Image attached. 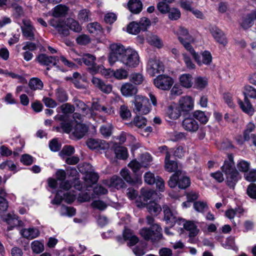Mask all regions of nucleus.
<instances>
[{"instance_id": "obj_1", "label": "nucleus", "mask_w": 256, "mask_h": 256, "mask_svg": "<svg viewBox=\"0 0 256 256\" xmlns=\"http://www.w3.org/2000/svg\"><path fill=\"white\" fill-rule=\"evenodd\" d=\"M110 49L108 60L111 64L116 62L123 64H138L140 62L139 56L132 48H126L120 44H112L110 45Z\"/></svg>"}, {"instance_id": "obj_2", "label": "nucleus", "mask_w": 256, "mask_h": 256, "mask_svg": "<svg viewBox=\"0 0 256 256\" xmlns=\"http://www.w3.org/2000/svg\"><path fill=\"white\" fill-rule=\"evenodd\" d=\"M128 166L132 168L133 172L132 173L126 168H122L120 172L121 176L130 186L141 184L142 182V176L141 174L138 173L142 166L136 160H133Z\"/></svg>"}, {"instance_id": "obj_3", "label": "nucleus", "mask_w": 256, "mask_h": 256, "mask_svg": "<svg viewBox=\"0 0 256 256\" xmlns=\"http://www.w3.org/2000/svg\"><path fill=\"white\" fill-rule=\"evenodd\" d=\"M178 39L180 43L184 46V48L190 52L192 55L193 58L197 63H200V57L199 54L196 53L190 42H194V39L189 34L187 29L184 27H180L176 32Z\"/></svg>"}, {"instance_id": "obj_4", "label": "nucleus", "mask_w": 256, "mask_h": 256, "mask_svg": "<svg viewBox=\"0 0 256 256\" xmlns=\"http://www.w3.org/2000/svg\"><path fill=\"white\" fill-rule=\"evenodd\" d=\"M168 186L170 188H178L180 190H186L191 184L190 178L182 174V171L178 170L176 172L170 177L168 182Z\"/></svg>"}, {"instance_id": "obj_5", "label": "nucleus", "mask_w": 256, "mask_h": 256, "mask_svg": "<svg viewBox=\"0 0 256 256\" xmlns=\"http://www.w3.org/2000/svg\"><path fill=\"white\" fill-rule=\"evenodd\" d=\"M243 93L244 96V102H242L240 99H238V104L244 112L248 114H252L254 112V109L248 100V98H256V90L250 86H246Z\"/></svg>"}, {"instance_id": "obj_6", "label": "nucleus", "mask_w": 256, "mask_h": 256, "mask_svg": "<svg viewBox=\"0 0 256 256\" xmlns=\"http://www.w3.org/2000/svg\"><path fill=\"white\" fill-rule=\"evenodd\" d=\"M222 172L226 176V184L230 188L234 189L238 181L241 178V176L235 168L228 164L221 167Z\"/></svg>"}, {"instance_id": "obj_7", "label": "nucleus", "mask_w": 256, "mask_h": 256, "mask_svg": "<svg viewBox=\"0 0 256 256\" xmlns=\"http://www.w3.org/2000/svg\"><path fill=\"white\" fill-rule=\"evenodd\" d=\"M162 229L158 224H152L149 228H144L141 229L140 234L146 240H151L154 242L159 241L162 237Z\"/></svg>"}, {"instance_id": "obj_8", "label": "nucleus", "mask_w": 256, "mask_h": 256, "mask_svg": "<svg viewBox=\"0 0 256 256\" xmlns=\"http://www.w3.org/2000/svg\"><path fill=\"white\" fill-rule=\"evenodd\" d=\"M163 210L164 220L170 228L173 227L176 223L181 225L185 221V219L178 217L177 212H172L167 205L163 206Z\"/></svg>"}, {"instance_id": "obj_9", "label": "nucleus", "mask_w": 256, "mask_h": 256, "mask_svg": "<svg viewBox=\"0 0 256 256\" xmlns=\"http://www.w3.org/2000/svg\"><path fill=\"white\" fill-rule=\"evenodd\" d=\"M88 147L92 150H104L106 157H109L110 144L102 140L90 138L86 142Z\"/></svg>"}, {"instance_id": "obj_10", "label": "nucleus", "mask_w": 256, "mask_h": 256, "mask_svg": "<svg viewBox=\"0 0 256 256\" xmlns=\"http://www.w3.org/2000/svg\"><path fill=\"white\" fill-rule=\"evenodd\" d=\"M134 103V111L136 113L138 112L139 114H146L150 112V108L148 100L145 96H136Z\"/></svg>"}, {"instance_id": "obj_11", "label": "nucleus", "mask_w": 256, "mask_h": 256, "mask_svg": "<svg viewBox=\"0 0 256 256\" xmlns=\"http://www.w3.org/2000/svg\"><path fill=\"white\" fill-rule=\"evenodd\" d=\"M154 84L158 88L163 90H168L170 89L174 84L173 79L165 74H159L154 79Z\"/></svg>"}, {"instance_id": "obj_12", "label": "nucleus", "mask_w": 256, "mask_h": 256, "mask_svg": "<svg viewBox=\"0 0 256 256\" xmlns=\"http://www.w3.org/2000/svg\"><path fill=\"white\" fill-rule=\"evenodd\" d=\"M194 100L190 96H186L181 98L177 106L182 114L184 116H186L187 115L190 114V112L194 108Z\"/></svg>"}, {"instance_id": "obj_13", "label": "nucleus", "mask_w": 256, "mask_h": 256, "mask_svg": "<svg viewBox=\"0 0 256 256\" xmlns=\"http://www.w3.org/2000/svg\"><path fill=\"white\" fill-rule=\"evenodd\" d=\"M144 180L146 183L149 185L156 184V188L160 192H163L164 190V182L160 176H155L154 174L148 172L144 175Z\"/></svg>"}, {"instance_id": "obj_14", "label": "nucleus", "mask_w": 256, "mask_h": 256, "mask_svg": "<svg viewBox=\"0 0 256 256\" xmlns=\"http://www.w3.org/2000/svg\"><path fill=\"white\" fill-rule=\"evenodd\" d=\"M37 60L38 62L41 64H56L60 61L65 64H72L70 63L64 56H60L59 58L58 56H48L45 54H41L38 56Z\"/></svg>"}, {"instance_id": "obj_15", "label": "nucleus", "mask_w": 256, "mask_h": 256, "mask_svg": "<svg viewBox=\"0 0 256 256\" xmlns=\"http://www.w3.org/2000/svg\"><path fill=\"white\" fill-rule=\"evenodd\" d=\"M2 220L9 225L8 226V231L12 230L15 227H21L24 226V222L18 219V217L14 214L8 213L2 218Z\"/></svg>"}, {"instance_id": "obj_16", "label": "nucleus", "mask_w": 256, "mask_h": 256, "mask_svg": "<svg viewBox=\"0 0 256 256\" xmlns=\"http://www.w3.org/2000/svg\"><path fill=\"white\" fill-rule=\"evenodd\" d=\"M182 120V128L187 132H195L199 128V124L191 114L187 115Z\"/></svg>"}, {"instance_id": "obj_17", "label": "nucleus", "mask_w": 256, "mask_h": 256, "mask_svg": "<svg viewBox=\"0 0 256 256\" xmlns=\"http://www.w3.org/2000/svg\"><path fill=\"white\" fill-rule=\"evenodd\" d=\"M120 92L123 96L130 97L136 94L138 88L136 86L130 82H126L122 84Z\"/></svg>"}, {"instance_id": "obj_18", "label": "nucleus", "mask_w": 256, "mask_h": 256, "mask_svg": "<svg viewBox=\"0 0 256 256\" xmlns=\"http://www.w3.org/2000/svg\"><path fill=\"white\" fill-rule=\"evenodd\" d=\"M184 228L187 231L189 232L188 236L191 238H194L198 235L199 232V230L198 226L194 224V221L186 220L183 222Z\"/></svg>"}, {"instance_id": "obj_19", "label": "nucleus", "mask_w": 256, "mask_h": 256, "mask_svg": "<svg viewBox=\"0 0 256 256\" xmlns=\"http://www.w3.org/2000/svg\"><path fill=\"white\" fill-rule=\"evenodd\" d=\"M88 130V128L85 124L77 123L74 128L72 134L75 138L80 140L86 135Z\"/></svg>"}, {"instance_id": "obj_20", "label": "nucleus", "mask_w": 256, "mask_h": 256, "mask_svg": "<svg viewBox=\"0 0 256 256\" xmlns=\"http://www.w3.org/2000/svg\"><path fill=\"white\" fill-rule=\"evenodd\" d=\"M110 151H114L116 157L120 160H126L128 156V150L126 148L118 146L114 144V146L110 148ZM110 152L108 153V154Z\"/></svg>"}, {"instance_id": "obj_21", "label": "nucleus", "mask_w": 256, "mask_h": 256, "mask_svg": "<svg viewBox=\"0 0 256 256\" xmlns=\"http://www.w3.org/2000/svg\"><path fill=\"white\" fill-rule=\"evenodd\" d=\"M211 33L218 42L224 46L227 44L226 38L222 30L216 27L212 28L211 30Z\"/></svg>"}, {"instance_id": "obj_22", "label": "nucleus", "mask_w": 256, "mask_h": 256, "mask_svg": "<svg viewBox=\"0 0 256 256\" xmlns=\"http://www.w3.org/2000/svg\"><path fill=\"white\" fill-rule=\"evenodd\" d=\"M181 115H182V114L177 106L176 104H174L168 106L166 110V117H168V118L171 120H176Z\"/></svg>"}, {"instance_id": "obj_23", "label": "nucleus", "mask_w": 256, "mask_h": 256, "mask_svg": "<svg viewBox=\"0 0 256 256\" xmlns=\"http://www.w3.org/2000/svg\"><path fill=\"white\" fill-rule=\"evenodd\" d=\"M190 114L196 120H198L202 124H206L209 120V113L206 114L201 110H194Z\"/></svg>"}, {"instance_id": "obj_24", "label": "nucleus", "mask_w": 256, "mask_h": 256, "mask_svg": "<svg viewBox=\"0 0 256 256\" xmlns=\"http://www.w3.org/2000/svg\"><path fill=\"white\" fill-rule=\"evenodd\" d=\"M254 20H256V9L246 16L241 24V26L244 29H247L254 24Z\"/></svg>"}, {"instance_id": "obj_25", "label": "nucleus", "mask_w": 256, "mask_h": 256, "mask_svg": "<svg viewBox=\"0 0 256 256\" xmlns=\"http://www.w3.org/2000/svg\"><path fill=\"white\" fill-rule=\"evenodd\" d=\"M144 205L148 212L154 216H157L162 211L160 206L154 201L150 200Z\"/></svg>"}, {"instance_id": "obj_26", "label": "nucleus", "mask_w": 256, "mask_h": 256, "mask_svg": "<svg viewBox=\"0 0 256 256\" xmlns=\"http://www.w3.org/2000/svg\"><path fill=\"white\" fill-rule=\"evenodd\" d=\"M170 154L168 152H167L164 160L165 170L168 172H175L178 170V163L174 160H170Z\"/></svg>"}, {"instance_id": "obj_27", "label": "nucleus", "mask_w": 256, "mask_h": 256, "mask_svg": "<svg viewBox=\"0 0 256 256\" xmlns=\"http://www.w3.org/2000/svg\"><path fill=\"white\" fill-rule=\"evenodd\" d=\"M99 179V176L98 173L94 171L86 172L84 180L88 184V187L92 186L96 184Z\"/></svg>"}, {"instance_id": "obj_28", "label": "nucleus", "mask_w": 256, "mask_h": 256, "mask_svg": "<svg viewBox=\"0 0 256 256\" xmlns=\"http://www.w3.org/2000/svg\"><path fill=\"white\" fill-rule=\"evenodd\" d=\"M128 6L129 10L134 14L140 13L142 8V4L140 0H130Z\"/></svg>"}, {"instance_id": "obj_29", "label": "nucleus", "mask_w": 256, "mask_h": 256, "mask_svg": "<svg viewBox=\"0 0 256 256\" xmlns=\"http://www.w3.org/2000/svg\"><path fill=\"white\" fill-rule=\"evenodd\" d=\"M164 70V65H148L146 72L150 76H154L156 74L163 72Z\"/></svg>"}, {"instance_id": "obj_30", "label": "nucleus", "mask_w": 256, "mask_h": 256, "mask_svg": "<svg viewBox=\"0 0 256 256\" xmlns=\"http://www.w3.org/2000/svg\"><path fill=\"white\" fill-rule=\"evenodd\" d=\"M68 11V8L62 5H58L54 7L52 12V16L54 18L64 16Z\"/></svg>"}, {"instance_id": "obj_31", "label": "nucleus", "mask_w": 256, "mask_h": 256, "mask_svg": "<svg viewBox=\"0 0 256 256\" xmlns=\"http://www.w3.org/2000/svg\"><path fill=\"white\" fill-rule=\"evenodd\" d=\"M24 25L22 26V34L26 38L32 36V26L30 20L24 19L22 20Z\"/></svg>"}, {"instance_id": "obj_32", "label": "nucleus", "mask_w": 256, "mask_h": 256, "mask_svg": "<svg viewBox=\"0 0 256 256\" xmlns=\"http://www.w3.org/2000/svg\"><path fill=\"white\" fill-rule=\"evenodd\" d=\"M125 180L122 178L118 176H114L110 180L111 184L117 189L126 188V185L125 184Z\"/></svg>"}, {"instance_id": "obj_33", "label": "nucleus", "mask_w": 256, "mask_h": 256, "mask_svg": "<svg viewBox=\"0 0 256 256\" xmlns=\"http://www.w3.org/2000/svg\"><path fill=\"white\" fill-rule=\"evenodd\" d=\"M192 76L190 74H183L180 77V85L186 88L192 86Z\"/></svg>"}, {"instance_id": "obj_34", "label": "nucleus", "mask_w": 256, "mask_h": 256, "mask_svg": "<svg viewBox=\"0 0 256 256\" xmlns=\"http://www.w3.org/2000/svg\"><path fill=\"white\" fill-rule=\"evenodd\" d=\"M73 102L83 114H87L89 113V107L82 100L74 98L73 99Z\"/></svg>"}, {"instance_id": "obj_35", "label": "nucleus", "mask_w": 256, "mask_h": 256, "mask_svg": "<svg viewBox=\"0 0 256 256\" xmlns=\"http://www.w3.org/2000/svg\"><path fill=\"white\" fill-rule=\"evenodd\" d=\"M96 58L94 56L90 54H84L82 58L79 59L78 62L79 64L84 63V64H95Z\"/></svg>"}, {"instance_id": "obj_36", "label": "nucleus", "mask_w": 256, "mask_h": 256, "mask_svg": "<svg viewBox=\"0 0 256 256\" xmlns=\"http://www.w3.org/2000/svg\"><path fill=\"white\" fill-rule=\"evenodd\" d=\"M66 25L72 30L79 32L82 30V28L76 21L72 18L68 19L66 22Z\"/></svg>"}, {"instance_id": "obj_37", "label": "nucleus", "mask_w": 256, "mask_h": 256, "mask_svg": "<svg viewBox=\"0 0 256 256\" xmlns=\"http://www.w3.org/2000/svg\"><path fill=\"white\" fill-rule=\"evenodd\" d=\"M207 85V80L204 78L199 76L195 79L194 88L198 90H202L204 89Z\"/></svg>"}, {"instance_id": "obj_38", "label": "nucleus", "mask_w": 256, "mask_h": 256, "mask_svg": "<svg viewBox=\"0 0 256 256\" xmlns=\"http://www.w3.org/2000/svg\"><path fill=\"white\" fill-rule=\"evenodd\" d=\"M113 126L111 124H103L100 126V132L105 138L109 137L112 134Z\"/></svg>"}, {"instance_id": "obj_39", "label": "nucleus", "mask_w": 256, "mask_h": 256, "mask_svg": "<svg viewBox=\"0 0 256 256\" xmlns=\"http://www.w3.org/2000/svg\"><path fill=\"white\" fill-rule=\"evenodd\" d=\"M56 100L60 102H66L68 100V96L66 92L62 88L56 89Z\"/></svg>"}, {"instance_id": "obj_40", "label": "nucleus", "mask_w": 256, "mask_h": 256, "mask_svg": "<svg viewBox=\"0 0 256 256\" xmlns=\"http://www.w3.org/2000/svg\"><path fill=\"white\" fill-rule=\"evenodd\" d=\"M147 120L143 116H136L133 121L130 124H133L136 126L138 128H142L146 124Z\"/></svg>"}, {"instance_id": "obj_41", "label": "nucleus", "mask_w": 256, "mask_h": 256, "mask_svg": "<svg viewBox=\"0 0 256 256\" xmlns=\"http://www.w3.org/2000/svg\"><path fill=\"white\" fill-rule=\"evenodd\" d=\"M149 43L158 48H160L163 46L161 39L156 35L152 34L148 38Z\"/></svg>"}, {"instance_id": "obj_42", "label": "nucleus", "mask_w": 256, "mask_h": 256, "mask_svg": "<svg viewBox=\"0 0 256 256\" xmlns=\"http://www.w3.org/2000/svg\"><path fill=\"white\" fill-rule=\"evenodd\" d=\"M140 31L138 23L134 22H130L127 26V32L132 34H137Z\"/></svg>"}, {"instance_id": "obj_43", "label": "nucleus", "mask_w": 256, "mask_h": 256, "mask_svg": "<svg viewBox=\"0 0 256 256\" xmlns=\"http://www.w3.org/2000/svg\"><path fill=\"white\" fill-rule=\"evenodd\" d=\"M128 68L126 69L120 68L114 71V77L118 80H122L127 78L128 76Z\"/></svg>"}, {"instance_id": "obj_44", "label": "nucleus", "mask_w": 256, "mask_h": 256, "mask_svg": "<svg viewBox=\"0 0 256 256\" xmlns=\"http://www.w3.org/2000/svg\"><path fill=\"white\" fill-rule=\"evenodd\" d=\"M130 79L135 84L139 85L142 84L144 77L140 73L134 72L130 76Z\"/></svg>"}, {"instance_id": "obj_45", "label": "nucleus", "mask_w": 256, "mask_h": 256, "mask_svg": "<svg viewBox=\"0 0 256 256\" xmlns=\"http://www.w3.org/2000/svg\"><path fill=\"white\" fill-rule=\"evenodd\" d=\"M194 208L196 212L203 213L205 208H208V206L206 202L196 201L194 203Z\"/></svg>"}, {"instance_id": "obj_46", "label": "nucleus", "mask_w": 256, "mask_h": 256, "mask_svg": "<svg viewBox=\"0 0 256 256\" xmlns=\"http://www.w3.org/2000/svg\"><path fill=\"white\" fill-rule=\"evenodd\" d=\"M44 242L38 240L33 241V252L40 254L44 250Z\"/></svg>"}, {"instance_id": "obj_47", "label": "nucleus", "mask_w": 256, "mask_h": 256, "mask_svg": "<svg viewBox=\"0 0 256 256\" xmlns=\"http://www.w3.org/2000/svg\"><path fill=\"white\" fill-rule=\"evenodd\" d=\"M61 144L58 142L56 138L52 140L49 143V147L50 150L54 152H58L60 150Z\"/></svg>"}, {"instance_id": "obj_48", "label": "nucleus", "mask_w": 256, "mask_h": 256, "mask_svg": "<svg viewBox=\"0 0 256 256\" xmlns=\"http://www.w3.org/2000/svg\"><path fill=\"white\" fill-rule=\"evenodd\" d=\"M246 194L248 196L254 200H256V184H250L246 190Z\"/></svg>"}, {"instance_id": "obj_49", "label": "nucleus", "mask_w": 256, "mask_h": 256, "mask_svg": "<svg viewBox=\"0 0 256 256\" xmlns=\"http://www.w3.org/2000/svg\"><path fill=\"white\" fill-rule=\"evenodd\" d=\"M120 114L123 120H127L131 116V112L128 107L124 105L120 106Z\"/></svg>"}, {"instance_id": "obj_50", "label": "nucleus", "mask_w": 256, "mask_h": 256, "mask_svg": "<svg viewBox=\"0 0 256 256\" xmlns=\"http://www.w3.org/2000/svg\"><path fill=\"white\" fill-rule=\"evenodd\" d=\"M138 24L140 30L145 31L150 26L151 22L148 18L144 17L140 20Z\"/></svg>"}, {"instance_id": "obj_51", "label": "nucleus", "mask_w": 256, "mask_h": 256, "mask_svg": "<svg viewBox=\"0 0 256 256\" xmlns=\"http://www.w3.org/2000/svg\"><path fill=\"white\" fill-rule=\"evenodd\" d=\"M78 44L80 45H86L90 42V38L86 34H82L79 36L76 39Z\"/></svg>"}, {"instance_id": "obj_52", "label": "nucleus", "mask_w": 256, "mask_h": 256, "mask_svg": "<svg viewBox=\"0 0 256 256\" xmlns=\"http://www.w3.org/2000/svg\"><path fill=\"white\" fill-rule=\"evenodd\" d=\"M74 152V148L72 146L70 145H66L63 147L60 152V154L62 156H70Z\"/></svg>"}, {"instance_id": "obj_53", "label": "nucleus", "mask_w": 256, "mask_h": 256, "mask_svg": "<svg viewBox=\"0 0 256 256\" xmlns=\"http://www.w3.org/2000/svg\"><path fill=\"white\" fill-rule=\"evenodd\" d=\"M91 206L93 208H97L100 210H104L107 207L106 203L101 200H95L93 201Z\"/></svg>"}, {"instance_id": "obj_54", "label": "nucleus", "mask_w": 256, "mask_h": 256, "mask_svg": "<svg viewBox=\"0 0 256 256\" xmlns=\"http://www.w3.org/2000/svg\"><path fill=\"white\" fill-rule=\"evenodd\" d=\"M60 108L62 112L64 114H72L75 110L74 106L69 103L62 105Z\"/></svg>"}, {"instance_id": "obj_55", "label": "nucleus", "mask_w": 256, "mask_h": 256, "mask_svg": "<svg viewBox=\"0 0 256 256\" xmlns=\"http://www.w3.org/2000/svg\"><path fill=\"white\" fill-rule=\"evenodd\" d=\"M64 200L68 204H71L76 199V195L70 192H66L63 194Z\"/></svg>"}, {"instance_id": "obj_56", "label": "nucleus", "mask_w": 256, "mask_h": 256, "mask_svg": "<svg viewBox=\"0 0 256 256\" xmlns=\"http://www.w3.org/2000/svg\"><path fill=\"white\" fill-rule=\"evenodd\" d=\"M182 94V90L180 86L174 84L170 90V99H174L176 96H180Z\"/></svg>"}, {"instance_id": "obj_57", "label": "nucleus", "mask_w": 256, "mask_h": 256, "mask_svg": "<svg viewBox=\"0 0 256 256\" xmlns=\"http://www.w3.org/2000/svg\"><path fill=\"white\" fill-rule=\"evenodd\" d=\"M237 167L240 171L246 172L250 169V163L245 160H242L238 164Z\"/></svg>"}, {"instance_id": "obj_58", "label": "nucleus", "mask_w": 256, "mask_h": 256, "mask_svg": "<svg viewBox=\"0 0 256 256\" xmlns=\"http://www.w3.org/2000/svg\"><path fill=\"white\" fill-rule=\"evenodd\" d=\"M168 12V18L172 20H176L180 18V12L176 8L170 9Z\"/></svg>"}, {"instance_id": "obj_59", "label": "nucleus", "mask_w": 256, "mask_h": 256, "mask_svg": "<svg viewBox=\"0 0 256 256\" xmlns=\"http://www.w3.org/2000/svg\"><path fill=\"white\" fill-rule=\"evenodd\" d=\"M157 8L162 14L168 12L170 10L169 6L164 2H159L157 4Z\"/></svg>"}, {"instance_id": "obj_60", "label": "nucleus", "mask_w": 256, "mask_h": 256, "mask_svg": "<svg viewBox=\"0 0 256 256\" xmlns=\"http://www.w3.org/2000/svg\"><path fill=\"white\" fill-rule=\"evenodd\" d=\"M152 160V157L150 154L146 152V153L143 154L141 155L140 162H141L142 166H145Z\"/></svg>"}, {"instance_id": "obj_61", "label": "nucleus", "mask_w": 256, "mask_h": 256, "mask_svg": "<svg viewBox=\"0 0 256 256\" xmlns=\"http://www.w3.org/2000/svg\"><path fill=\"white\" fill-rule=\"evenodd\" d=\"M60 124L64 132L69 134L72 130L73 126L70 122H62Z\"/></svg>"}, {"instance_id": "obj_62", "label": "nucleus", "mask_w": 256, "mask_h": 256, "mask_svg": "<svg viewBox=\"0 0 256 256\" xmlns=\"http://www.w3.org/2000/svg\"><path fill=\"white\" fill-rule=\"evenodd\" d=\"M72 180H64L60 182L59 188L64 190H69L72 186Z\"/></svg>"}, {"instance_id": "obj_63", "label": "nucleus", "mask_w": 256, "mask_h": 256, "mask_svg": "<svg viewBox=\"0 0 256 256\" xmlns=\"http://www.w3.org/2000/svg\"><path fill=\"white\" fill-rule=\"evenodd\" d=\"M90 14V11L84 9L80 11L78 18L81 21L87 22L88 21V16Z\"/></svg>"}, {"instance_id": "obj_64", "label": "nucleus", "mask_w": 256, "mask_h": 256, "mask_svg": "<svg viewBox=\"0 0 256 256\" xmlns=\"http://www.w3.org/2000/svg\"><path fill=\"white\" fill-rule=\"evenodd\" d=\"M245 179L250 182L256 181V170H252L244 174Z\"/></svg>"}]
</instances>
